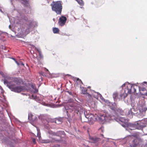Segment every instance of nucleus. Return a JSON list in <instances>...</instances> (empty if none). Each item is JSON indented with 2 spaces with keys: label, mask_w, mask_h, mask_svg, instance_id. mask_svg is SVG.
I'll list each match as a JSON object with an SVG mask.
<instances>
[{
  "label": "nucleus",
  "mask_w": 147,
  "mask_h": 147,
  "mask_svg": "<svg viewBox=\"0 0 147 147\" xmlns=\"http://www.w3.org/2000/svg\"><path fill=\"white\" fill-rule=\"evenodd\" d=\"M146 109L143 106L140 107L139 109L137 110L134 108H132L128 111V115L131 114L132 116L133 115H136V116L138 117H142L145 115Z\"/></svg>",
  "instance_id": "f257e3e1"
},
{
  "label": "nucleus",
  "mask_w": 147,
  "mask_h": 147,
  "mask_svg": "<svg viewBox=\"0 0 147 147\" xmlns=\"http://www.w3.org/2000/svg\"><path fill=\"white\" fill-rule=\"evenodd\" d=\"M4 82L5 84H7V86L11 91L14 92L20 93L24 89V86H15L14 84L11 83V82H8L6 79L4 80Z\"/></svg>",
  "instance_id": "f03ea898"
},
{
  "label": "nucleus",
  "mask_w": 147,
  "mask_h": 147,
  "mask_svg": "<svg viewBox=\"0 0 147 147\" xmlns=\"http://www.w3.org/2000/svg\"><path fill=\"white\" fill-rule=\"evenodd\" d=\"M51 6L53 11L55 12L57 14H61L63 8L61 1H53L52 3L51 4Z\"/></svg>",
  "instance_id": "7ed1b4c3"
},
{
  "label": "nucleus",
  "mask_w": 147,
  "mask_h": 147,
  "mask_svg": "<svg viewBox=\"0 0 147 147\" xmlns=\"http://www.w3.org/2000/svg\"><path fill=\"white\" fill-rule=\"evenodd\" d=\"M136 91V90L134 86L129 84L127 85V88H125V92L126 96L128 94H130L132 93H134Z\"/></svg>",
  "instance_id": "20e7f679"
},
{
  "label": "nucleus",
  "mask_w": 147,
  "mask_h": 147,
  "mask_svg": "<svg viewBox=\"0 0 147 147\" xmlns=\"http://www.w3.org/2000/svg\"><path fill=\"white\" fill-rule=\"evenodd\" d=\"M113 115H111L108 113H106L105 115L99 117L98 119L99 120L101 121H107V120H111L112 119V118Z\"/></svg>",
  "instance_id": "39448f33"
},
{
  "label": "nucleus",
  "mask_w": 147,
  "mask_h": 147,
  "mask_svg": "<svg viewBox=\"0 0 147 147\" xmlns=\"http://www.w3.org/2000/svg\"><path fill=\"white\" fill-rule=\"evenodd\" d=\"M65 108L67 110V113H73L74 112L78 113L79 111V108L77 106H69L68 108L65 107Z\"/></svg>",
  "instance_id": "423d86ee"
},
{
  "label": "nucleus",
  "mask_w": 147,
  "mask_h": 147,
  "mask_svg": "<svg viewBox=\"0 0 147 147\" xmlns=\"http://www.w3.org/2000/svg\"><path fill=\"white\" fill-rule=\"evenodd\" d=\"M67 18L64 16H62L60 17L58 21V24L59 26H63L65 24L67 21Z\"/></svg>",
  "instance_id": "0eeeda50"
},
{
  "label": "nucleus",
  "mask_w": 147,
  "mask_h": 147,
  "mask_svg": "<svg viewBox=\"0 0 147 147\" xmlns=\"http://www.w3.org/2000/svg\"><path fill=\"white\" fill-rule=\"evenodd\" d=\"M138 144L139 140L136 138L132 141V144L130 146L131 147H136Z\"/></svg>",
  "instance_id": "6e6552de"
},
{
  "label": "nucleus",
  "mask_w": 147,
  "mask_h": 147,
  "mask_svg": "<svg viewBox=\"0 0 147 147\" xmlns=\"http://www.w3.org/2000/svg\"><path fill=\"white\" fill-rule=\"evenodd\" d=\"M90 142L91 143H96L98 142L99 140V138H90Z\"/></svg>",
  "instance_id": "1a4fd4ad"
},
{
  "label": "nucleus",
  "mask_w": 147,
  "mask_h": 147,
  "mask_svg": "<svg viewBox=\"0 0 147 147\" xmlns=\"http://www.w3.org/2000/svg\"><path fill=\"white\" fill-rule=\"evenodd\" d=\"M53 33L55 34L59 33V30L58 28H53Z\"/></svg>",
  "instance_id": "9d476101"
},
{
  "label": "nucleus",
  "mask_w": 147,
  "mask_h": 147,
  "mask_svg": "<svg viewBox=\"0 0 147 147\" xmlns=\"http://www.w3.org/2000/svg\"><path fill=\"white\" fill-rule=\"evenodd\" d=\"M33 115L31 113H30L28 114V119L32 121H34V119L33 118Z\"/></svg>",
  "instance_id": "9b49d317"
},
{
  "label": "nucleus",
  "mask_w": 147,
  "mask_h": 147,
  "mask_svg": "<svg viewBox=\"0 0 147 147\" xmlns=\"http://www.w3.org/2000/svg\"><path fill=\"white\" fill-rule=\"evenodd\" d=\"M77 1L81 5H84V2L82 0H78Z\"/></svg>",
  "instance_id": "f8f14e48"
},
{
  "label": "nucleus",
  "mask_w": 147,
  "mask_h": 147,
  "mask_svg": "<svg viewBox=\"0 0 147 147\" xmlns=\"http://www.w3.org/2000/svg\"><path fill=\"white\" fill-rule=\"evenodd\" d=\"M82 93L83 94H86L87 93V90L85 89H83L82 90Z\"/></svg>",
  "instance_id": "ddd939ff"
},
{
  "label": "nucleus",
  "mask_w": 147,
  "mask_h": 147,
  "mask_svg": "<svg viewBox=\"0 0 147 147\" xmlns=\"http://www.w3.org/2000/svg\"><path fill=\"white\" fill-rule=\"evenodd\" d=\"M118 95V94L117 92H115L113 94V98H116Z\"/></svg>",
  "instance_id": "4468645a"
},
{
  "label": "nucleus",
  "mask_w": 147,
  "mask_h": 147,
  "mask_svg": "<svg viewBox=\"0 0 147 147\" xmlns=\"http://www.w3.org/2000/svg\"><path fill=\"white\" fill-rule=\"evenodd\" d=\"M104 130V127L103 126H101L99 129V130L100 131H101L102 132H103Z\"/></svg>",
  "instance_id": "2eb2a0df"
},
{
  "label": "nucleus",
  "mask_w": 147,
  "mask_h": 147,
  "mask_svg": "<svg viewBox=\"0 0 147 147\" xmlns=\"http://www.w3.org/2000/svg\"><path fill=\"white\" fill-rule=\"evenodd\" d=\"M76 80L77 81H78V82L79 83V84H80V83H81L82 84H83V83L82 81L79 78H77L76 79Z\"/></svg>",
  "instance_id": "dca6fc26"
},
{
  "label": "nucleus",
  "mask_w": 147,
  "mask_h": 147,
  "mask_svg": "<svg viewBox=\"0 0 147 147\" xmlns=\"http://www.w3.org/2000/svg\"><path fill=\"white\" fill-rule=\"evenodd\" d=\"M140 90L141 91H145L146 90V89L145 88H140Z\"/></svg>",
  "instance_id": "f3484780"
},
{
  "label": "nucleus",
  "mask_w": 147,
  "mask_h": 147,
  "mask_svg": "<svg viewBox=\"0 0 147 147\" xmlns=\"http://www.w3.org/2000/svg\"><path fill=\"white\" fill-rule=\"evenodd\" d=\"M38 133H37V136L39 137V138H40V133L38 131V130L37 129Z\"/></svg>",
  "instance_id": "a211bd4d"
},
{
  "label": "nucleus",
  "mask_w": 147,
  "mask_h": 147,
  "mask_svg": "<svg viewBox=\"0 0 147 147\" xmlns=\"http://www.w3.org/2000/svg\"><path fill=\"white\" fill-rule=\"evenodd\" d=\"M13 59L14 60L16 63L18 65H20V63H18V61H17L16 60V59H15L14 58H13Z\"/></svg>",
  "instance_id": "6ab92c4d"
},
{
  "label": "nucleus",
  "mask_w": 147,
  "mask_h": 147,
  "mask_svg": "<svg viewBox=\"0 0 147 147\" xmlns=\"http://www.w3.org/2000/svg\"><path fill=\"white\" fill-rule=\"evenodd\" d=\"M32 142L34 144H35L36 143V140L35 139H32Z\"/></svg>",
  "instance_id": "aec40b11"
},
{
  "label": "nucleus",
  "mask_w": 147,
  "mask_h": 147,
  "mask_svg": "<svg viewBox=\"0 0 147 147\" xmlns=\"http://www.w3.org/2000/svg\"><path fill=\"white\" fill-rule=\"evenodd\" d=\"M86 95L89 98H90L92 97L91 95L90 94H89L88 93H87Z\"/></svg>",
  "instance_id": "412c9836"
},
{
  "label": "nucleus",
  "mask_w": 147,
  "mask_h": 147,
  "mask_svg": "<svg viewBox=\"0 0 147 147\" xmlns=\"http://www.w3.org/2000/svg\"><path fill=\"white\" fill-rule=\"evenodd\" d=\"M20 63V65H22V66H24V64L21 61Z\"/></svg>",
  "instance_id": "4be33fe9"
},
{
  "label": "nucleus",
  "mask_w": 147,
  "mask_h": 147,
  "mask_svg": "<svg viewBox=\"0 0 147 147\" xmlns=\"http://www.w3.org/2000/svg\"><path fill=\"white\" fill-rule=\"evenodd\" d=\"M123 94H120V97L121 98H122V97L123 96Z\"/></svg>",
  "instance_id": "5701e85b"
},
{
  "label": "nucleus",
  "mask_w": 147,
  "mask_h": 147,
  "mask_svg": "<svg viewBox=\"0 0 147 147\" xmlns=\"http://www.w3.org/2000/svg\"><path fill=\"white\" fill-rule=\"evenodd\" d=\"M18 82L17 83V84H18V83L19 84V83H21V82H20L21 80H18Z\"/></svg>",
  "instance_id": "b1692460"
},
{
  "label": "nucleus",
  "mask_w": 147,
  "mask_h": 147,
  "mask_svg": "<svg viewBox=\"0 0 147 147\" xmlns=\"http://www.w3.org/2000/svg\"><path fill=\"white\" fill-rule=\"evenodd\" d=\"M131 128H130V129L131 130H134L135 129V128L134 127H131Z\"/></svg>",
  "instance_id": "393cba45"
},
{
  "label": "nucleus",
  "mask_w": 147,
  "mask_h": 147,
  "mask_svg": "<svg viewBox=\"0 0 147 147\" xmlns=\"http://www.w3.org/2000/svg\"><path fill=\"white\" fill-rule=\"evenodd\" d=\"M32 97L33 98H35L36 96H34V95H32Z\"/></svg>",
  "instance_id": "a878e982"
},
{
  "label": "nucleus",
  "mask_w": 147,
  "mask_h": 147,
  "mask_svg": "<svg viewBox=\"0 0 147 147\" xmlns=\"http://www.w3.org/2000/svg\"><path fill=\"white\" fill-rule=\"evenodd\" d=\"M53 147H59V146H58V145H56V146H54Z\"/></svg>",
  "instance_id": "bb28decb"
},
{
  "label": "nucleus",
  "mask_w": 147,
  "mask_h": 147,
  "mask_svg": "<svg viewBox=\"0 0 147 147\" xmlns=\"http://www.w3.org/2000/svg\"><path fill=\"white\" fill-rule=\"evenodd\" d=\"M57 133H54L53 134L54 135H56V136H58V135L57 134Z\"/></svg>",
  "instance_id": "cd10ccee"
},
{
  "label": "nucleus",
  "mask_w": 147,
  "mask_h": 147,
  "mask_svg": "<svg viewBox=\"0 0 147 147\" xmlns=\"http://www.w3.org/2000/svg\"><path fill=\"white\" fill-rule=\"evenodd\" d=\"M143 84H147V82H143Z\"/></svg>",
  "instance_id": "c85d7f7f"
},
{
  "label": "nucleus",
  "mask_w": 147,
  "mask_h": 147,
  "mask_svg": "<svg viewBox=\"0 0 147 147\" xmlns=\"http://www.w3.org/2000/svg\"><path fill=\"white\" fill-rule=\"evenodd\" d=\"M145 94L147 96V91H146V92L145 93Z\"/></svg>",
  "instance_id": "c756f323"
},
{
  "label": "nucleus",
  "mask_w": 147,
  "mask_h": 147,
  "mask_svg": "<svg viewBox=\"0 0 147 147\" xmlns=\"http://www.w3.org/2000/svg\"><path fill=\"white\" fill-rule=\"evenodd\" d=\"M53 21H55V18H53Z\"/></svg>",
  "instance_id": "7c9ffc66"
},
{
  "label": "nucleus",
  "mask_w": 147,
  "mask_h": 147,
  "mask_svg": "<svg viewBox=\"0 0 147 147\" xmlns=\"http://www.w3.org/2000/svg\"><path fill=\"white\" fill-rule=\"evenodd\" d=\"M17 80H18V79L17 78H16V80H15L17 81Z\"/></svg>",
  "instance_id": "2f4dec72"
},
{
  "label": "nucleus",
  "mask_w": 147,
  "mask_h": 147,
  "mask_svg": "<svg viewBox=\"0 0 147 147\" xmlns=\"http://www.w3.org/2000/svg\"><path fill=\"white\" fill-rule=\"evenodd\" d=\"M124 98H125V96L124 95Z\"/></svg>",
  "instance_id": "473e14b6"
},
{
  "label": "nucleus",
  "mask_w": 147,
  "mask_h": 147,
  "mask_svg": "<svg viewBox=\"0 0 147 147\" xmlns=\"http://www.w3.org/2000/svg\"><path fill=\"white\" fill-rule=\"evenodd\" d=\"M76 1H77L78 0H76Z\"/></svg>",
  "instance_id": "72a5a7b5"
},
{
  "label": "nucleus",
  "mask_w": 147,
  "mask_h": 147,
  "mask_svg": "<svg viewBox=\"0 0 147 147\" xmlns=\"http://www.w3.org/2000/svg\"><path fill=\"white\" fill-rule=\"evenodd\" d=\"M1 73V72H0V73Z\"/></svg>",
  "instance_id": "f704fd0d"
}]
</instances>
